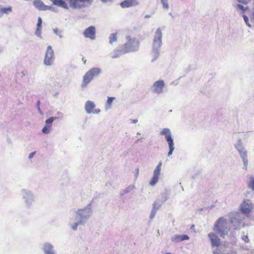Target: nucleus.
Here are the masks:
<instances>
[{"label": "nucleus", "instance_id": "obj_1", "mask_svg": "<svg viewBox=\"0 0 254 254\" xmlns=\"http://www.w3.org/2000/svg\"><path fill=\"white\" fill-rule=\"evenodd\" d=\"M92 214L91 204L81 208L70 210L68 214V224L74 231L78 225H84Z\"/></svg>", "mask_w": 254, "mask_h": 254}, {"label": "nucleus", "instance_id": "obj_2", "mask_svg": "<svg viewBox=\"0 0 254 254\" xmlns=\"http://www.w3.org/2000/svg\"><path fill=\"white\" fill-rule=\"evenodd\" d=\"M139 46V41L137 39L128 37L127 42L121 46L120 49L114 51L112 58H116L122 55L136 51L138 49Z\"/></svg>", "mask_w": 254, "mask_h": 254}, {"label": "nucleus", "instance_id": "obj_3", "mask_svg": "<svg viewBox=\"0 0 254 254\" xmlns=\"http://www.w3.org/2000/svg\"><path fill=\"white\" fill-rule=\"evenodd\" d=\"M20 194L24 206L27 208H31L36 199L34 193L30 190L22 189Z\"/></svg>", "mask_w": 254, "mask_h": 254}, {"label": "nucleus", "instance_id": "obj_4", "mask_svg": "<svg viewBox=\"0 0 254 254\" xmlns=\"http://www.w3.org/2000/svg\"><path fill=\"white\" fill-rule=\"evenodd\" d=\"M214 230L217 232L221 237L227 235L229 231L228 223L223 217L220 218L215 223Z\"/></svg>", "mask_w": 254, "mask_h": 254}, {"label": "nucleus", "instance_id": "obj_5", "mask_svg": "<svg viewBox=\"0 0 254 254\" xmlns=\"http://www.w3.org/2000/svg\"><path fill=\"white\" fill-rule=\"evenodd\" d=\"M229 217L234 229H240L244 227L245 224L243 221L244 218L240 212H232L229 214Z\"/></svg>", "mask_w": 254, "mask_h": 254}, {"label": "nucleus", "instance_id": "obj_6", "mask_svg": "<svg viewBox=\"0 0 254 254\" xmlns=\"http://www.w3.org/2000/svg\"><path fill=\"white\" fill-rule=\"evenodd\" d=\"M160 134L164 135L166 141L168 143L169 151L168 153V156H170L172 155L173 152L175 149L174 140L172 137L171 132L169 128H164L160 132Z\"/></svg>", "mask_w": 254, "mask_h": 254}, {"label": "nucleus", "instance_id": "obj_7", "mask_svg": "<svg viewBox=\"0 0 254 254\" xmlns=\"http://www.w3.org/2000/svg\"><path fill=\"white\" fill-rule=\"evenodd\" d=\"M94 0H69V6L75 9H81L90 6Z\"/></svg>", "mask_w": 254, "mask_h": 254}, {"label": "nucleus", "instance_id": "obj_8", "mask_svg": "<svg viewBox=\"0 0 254 254\" xmlns=\"http://www.w3.org/2000/svg\"><path fill=\"white\" fill-rule=\"evenodd\" d=\"M100 71L99 68H93L87 72L83 77L82 87L86 86L95 76L99 74Z\"/></svg>", "mask_w": 254, "mask_h": 254}, {"label": "nucleus", "instance_id": "obj_9", "mask_svg": "<svg viewBox=\"0 0 254 254\" xmlns=\"http://www.w3.org/2000/svg\"><path fill=\"white\" fill-rule=\"evenodd\" d=\"M162 162H160L153 171V177L149 182V185L154 186L158 182L161 175Z\"/></svg>", "mask_w": 254, "mask_h": 254}, {"label": "nucleus", "instance_id": "obj_10", "mask_svg": "<svg viewBox=\"0 0 254 254\" xmlns=\"http://www.w3.org/2000/svg\"><path fill=\"white\" fill-rule=\"evenodd\" d=\"M55 59L54 51L51 46L47 47L46 52L44 63L46 65H51Z\"/></svg>", "mask_w": 254, "mask_h": 254}, {"label": "nucleus", "instance_id": "obj_11", "mask_svg": "<svg viewBox=\"0 0 254 254\" xmlns=\"http://www.w3.org/2000/svg\"><path fill=\"white\" fill-rule=\"evenodd\" d=\"M242 213L248 215L253 209V203L249 199L244 200L240 206Z\"/></svg>", "mask_w": 254, "mask_h": 254}, {"label": "nucleus", "instance_id": "obj_12", "mask_svg": "<svg viewBox=\"0 0 254 254\" xmlns=\"http://www.w3.org/2000/svg\"><path fill=\"white\" fill-rule=\"evenodd\" d=\"M83 35L85 37L91 40H94L96 38V28L94 26H90L85 29L83 32Z\"/></svg>", "mask_w": 254, "mask_h": 254}, {"label": "nucleus", "instance_id": "obj_13", "mask_svg": "<svg viewBox=\"0 0 254 254\" xmlns=\"http://www.w3.org/2000/svg\"><path fill=\"white\" fill-rule=\"evenodd\" d=\"M33 5L40 11H45L47 10H51L52 9L51 6L45 5L41 0H34L33 1Z\"/></svg>", "mask_w": 254, "mask_h": 254}, {"label": "nucleus", "instance_id": "obj_14", "mask_svg": "<svg viewBox=\"0 0 254 254\" xmlns=\"http://www.w3.org/2000/svg\"><path fill=\"white\" fill-rule=\"evenodd\" d=\"M44 254H56V251L54 246L48 242L45 243L42 247Z\"/></svg>", "mask_w": 254, "mask_h": 254}, {"label": "nucleus", "instance_id": "obj_15", "mask_svg": "<svg viewBox=\"0 0 254 254\" xmlns=\"http://www.w3.org/2000/svg\"><path fill=\"white\" fill-rule=\"evenodd\" d=\"M57 118L51 117L47 120L45 122L46 125L44 127L42 130V132L44 134H48L51 130V126L53 121L57 119Z\"/></svg>", "mask_w": 254, "mask_h": 254}, {"label": "nucleus", "instance_id": "obj_16", "mask_svg": "<svg viewBox=\"0 0 254 254\" xmlns=\"http://www.w3.org/2000/svg\"><path fill=\"white\" fill-rule=\"evenodd\" d=\"M165 84L163 80H158L156 81L153 86V92L155 93L160 94L162 92L164 87Z\"/></svg>", "mask_w": 254, "mask_h": 254}, {"label": "nucleus", "instance_id": "obj_17", "mask_svg": "<svg viewBox=\"0 0 254 254\" xmlns=\"http://www.w3.org/2000/svg\"><path fill=\"white\" fill-rule=\"evenodd\" d=\"M162 33L161 29L158 28L155 32V36L154 39V46L157 48L161 46Z\"/></svg>", "mask_w": 254, "mask_h": 254}, {"label": "nucleus", "instance_id": "obj_18", "mask_svg": "<svg viewBox=\"0 0 254 254\" xmlns=\"http://www.w3.org/2000/svg\"><path fill=\"white\" fill-rule=\"evenodd\" d=\"M139 4L137 0H125L120 3L122 8H127L134 6Z\"/></svg>", "mask_w": 254, "mask_h": 254}, {"label": "nucleus", "instance_id": "obj_19", "mask_svg": "<svg viewBox=\"0 0 254 254\" xmlns=\"http://www.w3.org/2000/svg\"><path fill=\"white\" fill-rule=\"evenodd\" d=\"M190 237L187 235H175L171 239V241L174 243H179L185 240H189Z\"/></svg>", "mask_w": 254, "mask_h": 254}, {"label": "nucleus", "instance_id": "obj_20", "mask_svg": "<svg viewBox=\"0 0 254 254\" xmlns=\"http://www.w3.org/2000/svg\"><path fill=\"white\" fill-rule=\"evenodd\" d=\"M208 237L213 246L218 247L219 245L220 240L215 234L212 233H210Z\"/></svg>", "mask_w": 254, "mask_h": 254}, {"label": "nucleus", "instance_id": "obj_21", "mask_svg": "<svg viewBox=\"0 0 254 254\" xmlns=\"http://www.w3.org/2000/svg\"><path fill=\"white\" fill-rule=\"evenodd\" d=\"M53 4L58 6L62 7L65 9H68V7L67 3L63 0H50Z\"/></svg>", "mask_w": 254, "mask_h": 254}, {"label": "nucleus", "instance_id": "obj_22", "mask_svg": "<svg viewBox=\"0 0 254 254\" xmlns=\"http://www.w3.org/2000/svg\"><path fill=\"white\" fill-rule=\"evenodd\" d=\"M161 206V204H159L157 202H155L153 204V208L151 210V212L150 215V219H153L156 214L157 211Z\"/></svg>", "mask_w": 254, "mask_h": 254}, {"label": "nucleus", "instance_id": "obj_23", "mask_svg": "<svg viewBox=\"0 0 254 254\" xmlns=\"http://www.w3.org/2000/svg\"><path fill=\"white\" fill-rule=\"evenodd\" d=\"M95 108V103L91 101H87L85 104V110L86 111H92Z\"/></svg>", "mask_w": 254, "mask_h": 254}, {"label": "nucleus", "instance_id": "obj_24", "mask_svg": "<svg viewBox=\"0 0 254 254\" xmlns=\"http://www.w3.org/2000/svg\"><path fill=\"white\" fill-rule=\"evenodd\" d=\"M42 18L41 17H38V22H37V29L36 30V34L39 36H40L41 35V29H42Z\"/></svg>", "mask_w": 254, "mask_h": 254}, {"label": "nucleus", "instance_id": "obj_25", "mask_svg": "<svg viewBox=\"0 0 254 254\" xmlns=\"http://www.w3.org/2000/svg\"><path fill=\"white\" fill-rule=\"evenodd\" d=\"M117 33H112L109 36V43L113 44L117 41Z\"/></svg>", "mask_w": 254, "mask_h": 254}, {"label": "nucleus", "instance_id": "obj_26", "mask_svg": "<svg viewBox=\"0 0 254 254\" xmlns=\"http://www.w3.org/2000/svg\"><path fill=\"white\" fill-rule=\"evenodd\" d=\"M238 151L239 152L241 158L247 157V152L244 147L238 150Z\"/></svg>", "mask_w": 254, "mask_h": 254}, {"label": "nucleus", "instance_id": "obj_27", "mask_svg": "<svg viewBox=\"0 0 254 254\" xmlns=\"http://www.w3.org/2000/svg\"><path fill=\"white\" fill-rule=\"evenodd\" d=\"M115 100V97H109L108 98V100L107 101L106 103V107L107 108H110L112 106V103L114 100Z\"/></svg>", "mask_w": 254, "mask_h": 254}, {"label": "nucleus", "instance_id": "obj_28", "mask_svg": "<svg viewBox=\"0 0 254 254\" xmlns=\"http://www.w3.org/2000/svg\"><path fill=\"white\" fill-rule=\"evenodd\" d=\"M134 186L133 185H130L128 186L124 190L122 194H124L125 193H129L133 190L134 189Z\"/></svg>", "mask_w": 254, "mask_h": 254}, {"label": "nucleus", "instance_id": "obj_29", "mask_svg": "<svg viewBox=\"0 0 254 254\" xmlns=\"http://www.w3.org/2000/svg\"><path fill=\"white\" fill-rule=\"evenodd\" d=\"M236 8L239 10L242 11L243 12H244L248 9V7H244L243 5L240 4L236 5Z\"/></svg>", "mask_w": 254, "mask_h": 254}, {"label": "nucleus", "instance_id": "obj_30", "mask_svg": "<svg viewBox=\"0 0 254 254\" xmlns=\"http://www.w3.org/2000/svg\"><path fill=\"white\" fill-rule=\"evenodd\" d=\"M235 146L237 150L244 148L241 139H239L238 141V142L235 144Z\"/></svg>", "mask_w": 254, "mask_h": 254}, {"label": "nucleus", "instance_id": "obj_31", "mask_svg": "<svg viewBox=\"0 0 254 254\" xmlns=\"http://www.w3.org/2000/svg\"><path fill=\"white\" fill-rule=\"evenodd\" d=\"M242 161H243V165H244V167H243V169H245V170H247V167H248V159H247V157H244V158H241Z\"/></svg>", "mask_w": 254, "mask_h": 254}, {"label": "nucleus", "instance_id": "obj_32", "mask_svg": "<svg viewBox=\"0 0 254 254\" xmlns=\"http://www.w3.org/2000/svg\"><path fill=\"white\" fill-rule=\"evenodd\" d=\"M11 11V7H9L7 8H3L0 9V12L2 13H7Z\"/></svg>", "mask_w": 254, "mask_h": 254}, {"label": "nucleus", "instance_id": "obj_33", "mask_svg": "<svg viewBox=\"0 0 254 254\" xmlns=\"http://www.w3.org/2000/svg\"><path fill=\"white\" fill-rule=\"evenodd\" d=\"M249 187L254 190V179H252L249 183Z\"/></svg>", "mask_w": 254, "mask_h": 254}, {"label": "nucleus", "instance_id": "obj_34", "mask_svg": "<svg viewBox=\"0 0 254 254\" xmlns=\"http://www.w3.org/2000/svg\"><path fill=\"white\" fill-rule=\"evenodd\" d=\"M243 16L245 22H246V24L249 27H251V25H250V24L249 22V18H248V16L247 15H246L245 14H243Z\"/></svg>", "mask_w": 254, "mask_h": 254}, {"label": "nucleus", "instance_id": "obj_35", "mask_svg": "<svg viewBox=\"0 0 254 254\" xmlns=\"http://www.w3.org/2000/svg\"><path fill=\"white\" fill-rule=\"evenodd\" d=\"M239 3L243 4H247L251 0H237Z\"/></svg>", "mask_w": 254, "mask_h": 254}, {"label": "nucleus", "instance_id": "obj_36", "mask_svg": "<svg viewBox=\"0 0 254 254\" xmlns=\"http://www.w3.org/2000/svg\"><path fill=\"white\" fill-rule=\"evenodd\" d=\"M242 240L246 243L249 242V239L247 235H243L242 236Z\"/></svg>", "mask_w": 254, "mask_h": 254}, {"label": "nucleus", "instance_id": "obj_37", "mask_svg": "<svg viewBox=\"0 0 254 254\" xmlns=\"http://www.w3.org/2000/svg\"><path fill=\"white\" fill-rule=\"evenodd\" d=\"M162 0V2L163 4V6L165 8H168V3L167 2V0Z\"/></svg>", "mask_w": 254, "mask_h": 254}, {"label": "nucleus", "instance_id": "obj_38", "mask_svg": "<svg viewBox=\"0 0 254 254\" xmlns=\"http://www.w3.org/2000/svg\"><path fill=\"white\" fill-rule=\"evenodd\" d=\"M250 16V17L251 18V21L254 23V11H253V12L249 15Z\"/></svg>", "mask_w": 254, "mask_h": 254}, {"label": "nucleus", "instance_id": "obj_39", "mask_svg": "<svg viewBox=\"0 0 254 254\" xmlns=\"http://www.w3.org/2000/svg\"><path fill=\"white\" fill-rule=\"evenodd\" d=\"M35 154V152H33L30 153L29 155V157H28L29 158L31 159L32 158H33V157L34 156Z\"/></svg>", "mask_w": 254, "mask_h": 254}, {"label": "nucleus", "instance_id": "obj_40", "mask_svg": "<svg viewBox=\"0 0 254 254\" xmlns=\"http://www.w3.org/2000/svg\"><path fill=\"white\" fill-rule=\"evenodd\" d=\"M138 122L137 120H131V123L133 124H135Z\"/></svg>", "mask_w": 254, "mask_h": 254}, {"label": "nucleus", "instance_id": "obj_41", "mask_svg": "<svg viewBox=\"0 0 254 254\" xmlns=\"http://www.w3.org/2000/svg\"><path fill=\"white\" fill-rule=\"evenodd\" d=\"M40 101H38L37 102V105L38 106V110H40V108H39V104H40Z\"/></svg>", "mask_w": 254, "mask_h": 254}, {"label": "nucleus", "instance_id": "obj_42", "mask_svg": "<svg viewBox=\"0 0 254 254\" xmlns=\"http://www.w3.org/2000/svg\"><path fill=\"white\" fill-rule=\"evenodd\" d=\"M82 60L83 61L84 64H86V60H84V58H82Z\"/></svg>", "mask_w": 254, "mask_h": 254}, {"label": "nucleus", "instance_id": "obj_43", "mask_svg": "<svg viewBox=\"0 0 254 254\" xmlns=\"http://www.w3.org/2000/svg\"><path fill=\"white\" fill-rule=\"evenodd\" d=\"M171 254V253H166V254Z\"/></svg>", "mask_w": 254, "mask_h": 254}, {"label": "nucleus", "instance_id": "obj_44", "mask_svg": "<svg viewBox=\"0 0 254 254\" xmlns=\"http://www.w3.org/2000/svg\"><path fill=\"white\" fill-rule=\"evenodd\" d=\"M137 134H140V133L139 132H137Z\"/></svg>", "mask_w": 254, "mask_h": 254}]
</instances>
